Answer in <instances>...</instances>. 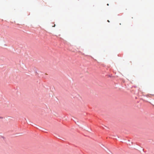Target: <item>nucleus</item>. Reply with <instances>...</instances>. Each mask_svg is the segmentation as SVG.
I'll return each mask as SVG.
<instances>
[{"label": "nucleus", "mask_w": 154, "mask_h": 154, "mask_svg": "<svg viewBox=\"0 0 154 154\" xmlns=\"http://www.w3.org/2000/svg\"><path fill=\"white\" fill-rule=\"evenodd\" d=\"M3 118V117H0V119H2Z\"/></svg>", "instance_id": "f03ea898"}, {"label": "nucleus", "mask_w": 154, "mask_h": 154, "mask_svg": "<svg viewBox=\"0 0 154 154\" xmlns=\"http://www.w3.org/2000/svg\"><path fill=\"white\" fill-rule=\"evenodd\" d=\"M109 152H110L111 153H112L109 151Z\"/></svg>", "instance_id": "20e7f679"}, {"label": "nucleus", "mask_w": 154, "mask_h": 154, "mask_svg": "<svg viewBox=\"0 0 154 154\" xmlns=\"http://www.w3.org/2000/svg\"><path fill=\"white\" fill-rule=\"evenodd\" d=\"M56 26V25L55 24H54V26H52V27H55Z\"/></svg>", "instance_id": "f257e3e1"}, {"label": "nucleus", "mask_w": 154, "mask_h": 154, "mask_svg": "<svg viewBox=\"0 0 154 154\" xmlns=\"http://www.w3.org/2000/svg\"><path fill=\"white\" fill-rule=\"evenodd\" d=\"M107 5H108V6L109 5V4H107Z\"/></svg>", "instance_id": "39448f33"}, {"label": "nucleus", "mask_w": 154, "mask_h": 154, "mask_svg": "<svg viewBox=\"0 0 154 154\" xmlns=\"http://www.w3.org/2000/svg\"><path fill=\"white\" fill-rule=\"evenodd\" d=\"M107 21H108V22H109V20H107Z\"/></svg>", "instance_id": "7ed1b4c3"}]
</instances>
